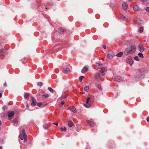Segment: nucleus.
I'll return each instance as SVG.
<instances>
[{
	"instance_id": "nucleus-1",
	"label": "nucleus",
	"mask_w": 149,
	"mask_h": 149,
	"mask_svg": "<svg viewBox=\"0 0 149 149\" xmlns=\"http://www.w3.org/2000/svg\"><path fill=\"white\" fill-rule=\"evenodd\" d=\"M136 50V47L133 45L131 46L130 49L129 48H127L124 52L125 55H127L129 54H132Z\"/></svg>"
},
{
	"instance_id": "nucleus-2",
	"label": "nucleus",
	"mask_w": 149,
	"mask_h": 149,
	"mask_svg": "<svg viewBox=\"0 0 149 149\" xmlns=\"http://www.w3.org/2000/svg\"><path fill=\"white\" fill-rule=\"evenodd\" d=\"M19 137L22 140H24V142H25L27 140V136L25 132V130L23 129L20 133Z\"/></svg>"
},
{
	"instance_id": "nucleus-3",
	"label": "nucleus",
	"mask_w": 149,
	"mask_h": 149,
	"mask_svg": "<svg viewBox=\"0 0 149 149\" xmlns=\"http://www.w3.org/2000/svg\"><path fill=\"white\" fill-rule=\"evenodd\" d=\"M139 51L141 52H143L145 50L143 44H139L138 46Z\"/></svg>"
},
{
	"instance_id": "nucleus-4",
	"label": "nucleus",
	"mask_w": 149,
	"mask_h": 149,
	"mask_svg": "<svg viewBox=\"0 0 149 149\" xmlns=\"http://www.w3.org/2000/svg\"><path fill=\"white\" fill-rule=\"evenodd\" d=\"M92 102L91 100L90 101V98L89 97L87 98L86 103L84 104L85 106L87 108H89L90 107L91 105L90 103H88L89 102Z\"/></svg>"
},
{
	"instance_id": "nucleus-5",
	"label": "nucleus",
	"mask_w": 149,
	"mask_h": 149,
	"mask_svg": "<svg viewBox=\"0 0 149 149\" xmlns=\"http://www.w3.org/2000/svg\"><path fill=\"white\" fill-rule=\"evenodd\" d=\"M126 62L129 64L130 65H132L133 62V61L130 57L127 58L126 59Z\"/></svg>"
},
{
	"instance_id": "nucleus-6",
	"label": "nucleus",
	"mask_w": 149,
	"mask_h": 149,
	"mask_svg": "<svg viewBox=\"0 0 149 149\" xmlns=\"http://www.w3.org/2000/svg\"><path fill=\"white\" fill-rule=\"evenodd\" d=\"M114 81L118 82H121L123 81L121 77L119 76H116L114 77Z\"/></svg>"
},
{
	"instance_id": "nucleus-7",
	"label": "nucleus",
	"mask_w": 149,
	"mask_h": 149,
	"mask_svg": "<svg viewBox=\"0 0 149 149\" xmlns=\"http://www.w3.org/2000/svg\"><path fill=\"white\" fill-rule=\"evenodd\" d=\"M7 115L8 117L9 118H10V119H12V118L11 117L13 116L14 115V113L13 111L11 112H8L7 113Z\"/></svg>"
},
{
	"instance_id": "nucleus-8",
	"label": "nucleus",
	"mask_w": 149,
	"mask_h": 149,
	"mask_svg": "<svg viewBox=\"0 0 149 149\" xmlns=\"http://www.w3.org/2000/svg\"><path fill=\"white\" fill-rule=\"evenodd\" d=\"M86 121L89 125L92 126H94L95 125V123L92 121L89 120H86Z\"/></svg>"
},
{
	"instance_id": "nucleus-9",
	"label": "nucleus",
	"mask_w": 149,
	"mask_h": 149,
	"mask_svg": "<svg viewBox=\"0 0 149 149\" xmlns=\"http://www.w3.org/2000/svg\"><path fill=\"white\" fill-rule=\"evenodd\" d=\"M63 72L64 74H67L70 72V70L68 68H65L63 69Z\"/></svg>"
},
{
	"instance_id": "nucleus-10",
	"label": "nucleus",
	"mask_w": 149,
	"mask_h": 149,
	"mask_svg": "<svg viewBox=\"0 0 149 149\" xmlns=\"http://www.w3.org/2000/svg\"><path fill=\"white\" fill-rule=\"evenodd\" d=\"M88 70V68L86 66H84L81 70V72L82 73H84Z\"/></svg>"
},
{
	"instance_id": "nucleus-11",
	"label": "nucleus",
	"mask_w": 149,
	"mask_h": 149,
	"mask_svg": "<svg viewBox=\"0 0 149 149\" xmlns=\"http://www.w3.org/2000/svg\"><path fill=\"white\" fill-rule=\"evenodd\" d=\"M31 98L32 100L31 105L33 106L36 105V99L33 97H32Z\"/></svg>"
},
{
	"instance_id": "nucleus-12",
	"label": "nucleus",
	"mask_w": 149,
	"mask_h": 149,
	"mask_svg": "<svg viewBox=\"0 0 149 149\" xmlns=\"http://www.w3.org/2000/svg\"><path fill=\"white\" fill-rule=\"evenodd\" d=\"M69 109L70 110V111L74 113H76V110L75 108L74 107H70Z\"/></svg>"
},
{
	"instance_id": "nucleus-13",
	"label": "nucleus",
	"mask_w": 149,
	"mask_h": 149,
	"mask_svg": "<svg viewBox=\"0 0 149 149\" xmlns=\"http://www.w3.org/2000/svg\"><path fill=\"white\" fill-rule=\"evenodd\" d=\"M68 125L69 127H71L73 125L74 123L71 120H69L68 122Z\"/></svg>"
},
{
	"instance_id": "nucleus-14",
	"label": "nucleus",
	"mask_w": 149,
	"mask_h": 149,
	"mask_svg": "<svg viewBox=\"0 0 149 149\" xmlns=\"http://www.w3.org/2000/svg\"><path fill=\"white\" fill-rule=\"evenodd\" d=\"M122 6L123 9L125 10L128 7V5L126 3H124L122 4Z\"/></svg>"
},
{
	"instance_id": "nucleus-15",
	"label": "nucleus",
	"mask_w": 149,
	"mask_h": 149,
	"mask_svg": "<svg viewBox=\"0 0 149 149\" xmlns=\"http://www.w3.org/2000/svg\"><path fill=\"white\" fill-rule=\"evenodd\" d=\"M96 66L99 69L102 68L103 67V65L102 64L98 63H96Z\"/></svg>"
},
{
	"instance_id": "nucleus-16",
	"label": "nucleus",
	"mask_w": 149,
	"mask_h": 149,
	"mask_svg": "<svg viewBox=\"0 0 149 149\" xmlns=\"http://www.w3.org/2000/svg\"><path fill=\"white\" fill-rule=\"evenodd\" d=\"M139 6L137 5H135L133 7V9L134 11H137L139 10Z\"/></svg>"
},
{
	"instance_id": "nucleus-17",
	"label": "nucleus",
	"mask_w": 149,
	"mask_h": 149,
	"mask_svg": "<svg viewBox=\"0 0 149 149\" xmlns=\"http://www.w3.org/2000/svg\"><path fill=\"white\" fill-rule=\"evenodd\" d=\"M114 56L113 54L110 53L108 54L107 56V58H112Z\"/></svg>"
},
{
	"instance_id": "nucleus-18",
	"label": "nucleus",
	"mask_w": 149,
	"mask_h": 149,
	"mask_svg": "<svg viewBox=\"0 0 149 149\" xmlns=\"http://www.w3.org/2000/svg\"><path fill=\"white\" fill-rule=\"evenodd\" d=\"M29 94L27 93H25L24 94V97L26 99H27L29 96Z\"/></svg>"
},
{
	"instance_id": "nucleus-19",
	"label": "nucleus",
	"mask_w": 149,
	"mask_h": 149,
	"mask_svg": "<svg viewBox=\"0 0 149 149\" xmlns=\"http://www.w3.org/2000/svg\"><path fill=\"white\" fill-rule=\"evenodd\" d=\"M65 31V30L64 29H63L61 28L59 29L58 32L59 33H62L64 32Z\"/></svg>"
},
{
	"instance_id": "nucleus-20",
	"label": "nucleus",
	"mask_w": 149,
	"mask_h": 149,
	"mask_svg": "<svg viewBox=\"0 0 149 149\" xmlns=\"http://www.w3.org/2000/svg\"><path fill=\"white\" fill-rule=\"evenodd\" d=\"M68 96V94H66L65 95H64L62 94L61 97H60V98L61 100H62L64 98H66Z\"/></svg>"
},
{
	"instance_id": "nucleus-21",
	"label": "nucleus",
	"mask_w": 149,
	"mask_h": 149,
	"mask_svg": "<svg viewBox=\"0 0 149 149\" xmlns=\"http://www.w3.org/2000/svg\"><path fill=\"white\" fill-rule=\"evenodd\" d=\"M121 19L123 20L124 21H126L127 20V18L125 17V16H123V15H121Z\"/></svg>"
},
{
	"instance_id": "nucleus-22",
	"label": "nucleus",
	"mask_w": 149,
	"mask_h": 149,
	"mask_svg": "<svg viewBox=\"0 0 149 149\" xmlns=\"http://www.w3.org/2000/svg\"><path fill=\"white\" fill-rule=\"evenodd\" d=\"M123 54V52H121L117 54L116 55V56L118 57H121L122 56Z\"/></svg>"
},
{
	"instance_id": "nucleus-23",
	"label": "nucleus",
	"mask_w": 149,
	"mask_h": 149,
	"mask_svg": "<svg viewBox=\"0 0 149 149\" xmlns=\"http://www.w3.org/2000/svg\"><path fill=\"white\" fill-rule=\"evenodd\" d=\"M49 95L48 94H43L42 95V97L43 98H45L48 97Z\"/></svg>"
},
{
	"instance_id": "nucleus-24",
	"label": "nucleus",
	"mask_w": 149,
	"mask_h": 149,
	"mask_svg": "<svg viewBox=\"0 0 149 149\" xmlns=\"http://www.w3.org/2000/svg\"><path fill=\"white\" fill-rule=\"evenodd\" d=\"M136 23L139 24H142L143 23V22L142 20H138L136 21Z\"/></svg>"
},
{
	"instance_id": "nucleus-25",
	"label": "nucleus",
	"mask_w": 149,
	"mask_h": 149,
	"mask_svg": "<svg viewBox=\"0 0 149 149\" xmlns=\"http://www.w3.org/2000/svg\"><path fill=\"white\" fill-rule=\"evenodd\" d=\"M60 130L61 131H64L65 132H66L67 130V128L66 127H64V128H63V127H61L60 129Z\"/></svg>"
},
{
	"instance_id": "nucleus-26",
	"label": "nucleus",
	"mask_w": 149,
	"mask_h": 149,
	"mask_svg": "<svg viewBox=\"0 0 149 149\" xmlns=\"http://www.w3.org/2000/svg\"><path fill=\"white\" fill-rule=\"evenodd\" d=\"M89 89V87L88 86H86L84 88V90L87 92Z\"/></svg>"
},
{
	"instance_id": "nucleus-27",
	"label": "nucleus",
	"mask_w": 149,
	"mask_h": 149,
	"mask_svg": "<svg viewBox=\"0 0 149 149\" xmlns=\"http://www.w3.org/2000/svg\"><path fill=\"white\" fill-rule=\"evenodd\" d=\"M138 56H139V57H141L142 58H143L144 57L143 54L140 52L139 53Z\"/></svg>"
},
{
	"instance_id": "nucleus-28",
	"label": "nucleus",
	"mask_w": 149,
	"mask_h": 149,
	"mask_svg": "<svg viewBox=\"0 0 149 149\" xmlns=\"http://www.w3.org/2000/svg\"><path fill=\"white\" fill-rule=\"evenodd\" d=\"M48 89L50 92H51L52 93H53L54 90L51 88L50 87H48Z\"/></svg>"
},
{
	"instance_id": "nucleus-29",
	"label": "nucleus",
	"mask_w": 149,
	"mask_h": 149,
	"mask_svg": "<svg viewBox=\"0 0 149 149\" xmlns=\"http://www.w3.org/2000/svg\"><path fill=\"white\" fill-rule=\"evenodd\" d=\"M84 76H81L79 78V80L80 82H81L82 81V79L84 78Z\"/></svg>"
},
{
	"instance_id": "nucleus-30",
	"label": "nucleus",
	"mask_w": 149,
	"mask_h": 149,
	"mask_svg": "<svg viewBox=\"0 0 149 149\" xmlns=\"http://www.w3.org/2000/svg\"><path fill=\"white\" fill-rule=\"evenodd\" d=\"M143 28L142 27H140L139 30V32H141L143 31Z\"/></svg>"
},
{
	"instance_id": "nucleus-31",
	"label": "nucleus",
	"mask_w": 149,
	"mask_h": 149,
	"mask_svg": "<svg viewBox=\"0 0 149 149\" xmlns=\"http://www.w3.org/2000/svg\"><path fill=\"white\" fill-rule=\"evenodd\" d=\"M3 49V54H7L8 53V52L7 50H5V49Z\"/></svg>"
},
{
	"instance_id": "nucleus-32",
	"label": "nucleus",
	"mask_w": 149,
	"mask_h": 149,
	"mask_svg": "<svg viewBox=\"0 0 149 149\" xmlns=\"http://www.w3.org/2000/svg\"><path fill=\"white\" fill-rule=\"evenodd\" d=\"M37 84L39 86H41L42 85V83L41 82H38Z\"/></svg>"
},
{
	"instance_id": "nucleus-33",
	"label": "nucleus",
	"mask_w": 149,
	"mask_h": 149,
	"mask_svg": "<svg viewBox=\"0 0 149 149\" xmlns=\"http://www.w3.org/2000/svg\"><path fill=\"white\" fill-rule=\"evenodd\" d=\"M94 76L95 77H100V75H99L98 73H96L94 75Z\"/></svg>"
},
{
	"instance_id": "nucleus-34",
	"label": "nucleus",
	"mask_w": 149,
	"mask_h": 149,
	"mask_svg": "<svg viewBox=\"0 0 149 149\" xmlns=\"http://www.w3.org/2000/svg\"><path fill=\"white\" fill-rule=\"evenodd\" d=\"M3 49H2L0 50V55H3Z\"/></svg>"
},
{
	"instance_id": "nucleus-35",
	"label": "nucleus",
	"mask_w": 149,
	"mask_h": 149,
	"mask_svg": "<svg viewBox=\"0 0 149 149\" xmlns=\"http://www.w3.org/2000/svg\"><path fill=\"white\" fill-rule=\"evenodd\" d=\"M42 105V102H40L38 104V106L39 107H40Z\"/></svg>"
},
{
	"instance_id": "nucleus-36",
	"label": "nucleus",
	"mask_w": 149,
	"mask_h": 149,
	"mask_svg": "<svg viewBox=\"0 0 149 149\" xmlns=\"http://www.w3.org/2000/svg\"><path fill=\"white\" fill-rule=\"evenodd\" d=\"M134 59H135V60L137 61H139V58H138V56H135L134 57Z\"/></svg>"
},
{
	"instance_id": "nucleus-37",
	"label": "nucleus",
	"mask_w": 149,
	"mask_h": 149,
	"mask_svg": "<svg viewBox=\"0 0 149 149\" xmlns=\"http://www.w3.org/2000/svg\"><path fill=\"white\" fill-rule=\"evenodd\" d=\"M97 87H98V89L100 90H101V86L100 85V84L98 85L97 86Z\"/></svg>"
},
{
	"instance_id": "nucleus-38",
	"label": "nucleus",
	"mask_w": 149,
	"mask_h": 149,
	"mask_svg": "<svg viewBox=\"0 0 149 149\" xmlns=\"http://www.w3.org/2000/svg\"><path fill=\"white\" fill-rule=\"evenodd\" d=\"M146 10L148 12H149V7H148L146 8H145Z\"/></svg>"
},
{
	"instance_id": "nucleus-39",
	"label": "nucleus",
	"mask_w": 149,
	"mask_h": 149,
	"mask_svg": "<svg viewBox=\"0 0 149 149\" xmlns=\"http://www.w3.org/2000/svg\"><path fill=\"white\" fill-rule=\"evenodd\" d=\"M7 107H3V110L5 111L7 109Z\"/></svg>"
},
{
	"instance_id": "nucleus-40",
	"label": "nucleus",
	"mask_w": 149,
	"mask_h": 149,
	"mask_svg": "<svg viewBox=\"0 0 149 149\" xmlns=\"http://www.w3.org/2000/svg\"><path fill=\"white\" fill-rule=\"evenodd\" d=\"M96 80L97 81H100L99 77H96Z\"/></svg>"
},
{
	"instance_id": "nucleus-41",
	"label": "nucleus",
	"mask_w": 149,
	"mask_h": 149,
	"mask_svg": "<svg viewBox=\"0 0 149 149\" xmlns=\"http://www.w3.org/2000/svg\"><path fill=\"white\" fill-rule=\"evenodd\" d=\"M0 142L2 143H3V140L2 139H0Z\"/></svg>"
},
{
	"instance_id": "nucleus-42",
	"label": "nucleus",
	"mask_w": 149,
	"mask_h": 149,
	"mask_svg": "<svg viewBox=\"0 0 149 149\" xmlns=\"http://www.w3.org/2000/svg\"><path fill=\"white\" fill-rule=\"evenodd\" d=\"M148 0H142V1L143 2H147L148 1Z\"/></svg>"
},
{
	"instance_id": "nucleus-43",
	"label": "nucleus",
	"mask_w": 149,
	"mask_h": 149,
	"mask_svg": "<svg viewBox=\"0 0 149 149\" xmlns=\"http://www.w3.org/2000/svg\"><path fill=\"white\" fill-rule=\"evenodd\" d=\"M102 70H103V71L104 72H106L107 70V69L106 68H104V69H103Z\"/></svg>"
},
{
	"instance_id": "nucleus-44",
	"label": "nucleus",
	"mask_w": 149,
	"mask_h": 149,
	"mask_svg": "<svg viewBox=\"0 0 149 149\" xmlns=\"http://www.w3.org/2000/svg\"><path fill=\"white\" fill-rule=\"evenodd\" d=\"M65 102L63 101H62L61 102V104L62 105H63L65 103Z\"/></svg>"
},
{
	"instance_id": "nucleus-45",
	"label": "nucleus",
	"mask_w": 149,
	"mask_h": 149,
	"mask_svg": "<svg viewBox=\"0 0 149 149\" xmlns=\"http://www.w3.org/2000/svg\"><path fill=\"white\" fill-rule=\"evenodd\" d=\"M102 46H103V48L104 49H106V46L105 45H102Z\"/></svg>"
},
{
	"instance_id": "nucleus-46",
	"label": "nucleus",
	"mask_w": 149,
	"mask_h": 149,
	"mask_svg": "<svg viewBox=\"0 0 149 149\" xmlns=\"http://www.w3.org/2000/svg\"><path fill=\"white\" fill-rule=\"evenodd\" d=\"M53 125H55L56 126H58V123H53Z\"/></svg>"
},
{
	"instance_id": "nucleus-47",
	"label": "nucleus",
	"mask_w": 149,
	"mask_h": 149,
	"mask_svg": "<svg viewBox=\"0 0 149 149\" xmlns=\"http://www.w3.org/2000/svg\"><path fill=\"white\" fill-rule=\"evenodd\" d=\"M101 73L102 75L103 76L104 74V71H102V72H101Z\"/></svg>"
},
{
	"instance_id": "nucleus-48",
	"label": "nucleus",
	"mask_w": 149,
	"mask_h": 149,
	"mask_svg": "<svg viewBox=\"0 0 149 149\" xmlns=\"http://www.w3.org/2000/svg\"><path fill=\"white\" fill-rule=\"evenodd\" d=\"M3 86H5V87H6L7 86V84L6 83H5L4 84H3Z\"/></svg>"
},
{
	"instance_id": "nucleus-49",
	"label": "nucleus",
	"mask_w": 149,
	"mask_h": 149,
	"mask_svg": "<svg viewBox=\"0 0 149 149\" xmlns=\"http://www.w3.org/2000/svg\"><path fill=\"white\" fill-rule=\"evenodd\" d=\"M146 120H147V121L148 122H149V117H148L147 118Z\"/></svg>"
},
{
	"instance_id": "nucleus-50",
	"label": "nucleus",
	"mask_w": 149,
	"mask_h": 149,
	"mask_svg": "<svg viewBox=\"0 0 149 149\" xmlns=\"http://www.w3.org/2000/svg\"><path fill=\"white\" fill-rule=\"evenodd\" d=\"M2 96V94L1 93H0V98H1Z\"/></svg>"
},
{
	"instance_id": "nucleus-51",
	"label": "nucleus",
	"mask_w": 149,
	"mask_h": 149,
	"mask_svg": "<svg viewBox=\"0 0 149 149\" xmlns=\"http://www.w3.org/2000/svg\"><path fill=\"white\" fill-rule=\"evenodd\" d=\"M40 93H38L37 95V96H40Z\"/></svg>"
},
{
	"instance_id": "nucleus-52",
	"label": "nucleus",
	"mask_w": 149,
	"mask_h": 149,
	"mask_svg": "<svg viewBox=\"0 0 149 149\" xmlns=\"http://www.w3.org/2000/svg\"><path fill=\"white\" fill-rule=\"evenodd\" d=\"M0 148L1 149H2V147L1 146H0Z\"/></svg>"
},
{
	"instance_id": "nucleus-53",
	"label": "nucleus",
	"mask_w": 149,
	"mask_h": 149,
	"mask_svg": "<svg viewBox=\"0 0 149 149\" xmlns=\"http://www.w3.org/2000/svg\"><path fill=\"white\" fill-rule=\"evenodd\" d=\"M129 1L130 2H131L132 1V0H129Z\"/></svg>"
},
{
	"instance_id": "nucleus-54",
	"label": "nucleus",
	"mask_w": 149,
	"mask_h": 149,
	"mask_svg": "<svg viewBox=\"0 0 149 149\" xmlns=\"http://www.w3.org/2000/svg\"><path fill=\"white\" fill-rule=\"evenodd\" d=\"M29 107V105H28V104H27L26 105V107Z\"/></svg>"
},
{
	"instance_id": "nucleus-55",
	"label": "nucleus",
	"mask_w": 149,
	"mask_h": 149,
	"mask_svg": "<svg viewBox=\"0 0 149 149\" xmlns=\"http://www.w3.org/2000/svg\"><path fill=\"white\" fill-rule=\"evenodd\" d=\"M41 93L42 94V93H44V92H41Z\"/></svg>"
},
{
	"instance_id": "nucleus-56",
	"label": "nucleus",
	"mask_w": 149,
	"mask_h": 149,
	"mask_svg": "<svg viewBox=\"0 0 149 149\" xmlns=\"http://www.w3.org/2000/svg\"><path fill=\"white\" fill-rule=\"evenodd\" d=\"M8 105H10V104H9V103H8Z\"/></svg>"
}]
</instances>
